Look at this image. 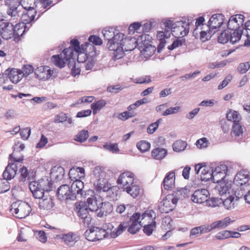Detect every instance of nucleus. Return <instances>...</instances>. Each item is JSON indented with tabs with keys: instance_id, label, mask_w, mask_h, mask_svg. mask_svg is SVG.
<instances>
[{
	"instance_id": "31",
	"label": "nucleus",
	"mask_w": 250,
	"mask_h": 250,
	"mask_svg": "<svg viewBox=\"0 0 250 250\" xmlns=\"http://www.w3.org/2000/svg\"><path fill=\"white\" fill-rule=\"evenodd\" d=\"M51 61L54 64L60 68L63 67L67 62L63 57L61 56V54L52 56Z\"/></svg>"
},
{
	"instance_id": "57",
	"label": "nucleus",
	"mask_w": 250,
	"mask_h": 250,
	"mask_svg": "<svg viewBox=\"0 0 250 250\" xmlns=\"http://www.w3.org/2000/svg\"><path fill=\"white\" fill-rule=\"evenodd\" d=\"M141 220L147 218L149 220L153 221V219L155 218V213L153 210H149L146 211L144 213L141 215Z\"/></svg>"
},
{
	"instance_id": "1",
	"label": "nucleus",
	"mask_w": 250,
	"mask_h": 250,
	"mask_svg": "<svg viewBox=\"0 0 250 250\" xmlns=\"http://www.w3.org/2000/svg\"><path fill=\"white\" fill-rule=\"evenodd\" d=\"M29 187L33 196L36 199H41L44 197V191L53 190V185L51 181L46 178L30 182Z\"/></svg>"
},
{
	"instance_id": "58",
	"label": "nucleus",
	"mask_w": 250,
	"mask_h": 250,
	"mask_svg": "<svg viewBox=\"0 0 250 250\" xmlns=\"http://www.w3.org/2000/svg\"><path fill=\"white\" fill-rule=\"evenodd\" d=\"M234 221H231L230 218L229 217H226L222 220L217 221L219 229H224L227 227L230 223Z\"/></svg>"
},
{
	"instance_id": "51",
	"label": "nucleus",
	"mask_w": 250,
	"mask_h": 250,
	"mask_svg": "<svg viewBox=\"0 0 250 250\" xmlns=\"http://www.w3.org/2000/svg\"><path fill=\"white\" fill-rule=\"evenodd\" d=\"M223 202V199L218 198H211L210 200L208 199L206 204L208 207H214L219 206Z\"/></svg>"
},
{
	"instance_id": "48",
	"label": "nucleus",
	"mask_w": 250,
	"mask_h": 250,
	"mask_svg": "<svg viewBox=\"0 0 250 250\" xmlns=\"http://www.w3.org/2000/svg\"><path fill=\"white\" fill-rule=\"evenodd\" d=\"M103 147L104 149L114 153H117L120 151L117 144L106 143L103 146Z\"/></svg>"
},
{
	"instance_id": "34",
	"label": "nucleus",
	"mask_w": 250,
	"mask_h": 250,
	"mask_svg": "<svg viewBox=\"0 0 250 250\" xmlns=\"http://www.w3.org/2000/svg\"><path fill=\"white\" fill-rule=\"evenodd\" d=\"M51 173L56 179L61 180L63 178L65 172L62 167H54L51 169Z\"/></svg>"
},
{
	"instance_id": "23",
	"label": "nucleus",
	"mask_w": 250,
	"mask_h": 250,
	"mask_svg": "<svg viewBox=\"0 0 250 250\" xmlns=\"http://www.w3.org/2000/svg\"><path fill=\"white\" fill-rule=\"evenodd\" d=\"M84 187L83 183L79 180L76 179L71 186V193H74L75 199L77 195L80 194L81 196L83 195V189Z\"/></svg>"
},
{
	"instance_id": "44",
	"label": "nucleus",
	"mask_w": 250,
	"mask_h": 250,
	"mask_svg": "<svg viewBox=\"0 0 250 250\" xmlns=\"http://www.w3.org/2000/svg\"><path fill=\"white\" fill-rule=\"evenodd\" d=\"M226 117L229 121H233V123L239 122L241 119L238 113L235 111L229 112L226 115Z\"/></svg>"
},
{
	"instance_id": "27",
	"label": "nucleus",
	"mask_w": 250,
	"mask_h": 250,
	"mask_svg": "<svg viewBox=\"0 0 250 250\" xmlns=\"http://www.w3.org/2000/svg\"><path fill=\"white\" fill-rule=\"evenodd\" d=\"M123 191H126L127 193L129 194L133 198H135L139 194L141 188L140 187L133 183L132 185L124 188Z\"/></svg>"
},
{
	"instance_id": "36",
	"label": "nucleus",
	"mask_w": 250,
	"mask_h": 250,
	"mask_svg": "<svg viewBox=\"0 0 250 250\" xmlns=\"http://www.w3.org/2000/svg\"><path fill=\"white\" fill-rule=\"evenodd\" d=\"M20 172L21 173V176L20 177V182H24L26 180H30L31 179L30 172L25 166H23L20 168Z\"/></svg>"
},
{
	"instance_id": "4",
	"label": "nucleus",
	"mask_w": 250,
	"mask_h": 250,
	"mask_svg": "<svg viewBox=\"0 0 250 250\" xmlns=\"http://www.w3.org/2000/svg\"><path fill=\"white\" fill-rule=\"evenodd\" d=\"M18 170L17 164L9 163L3 173V179H0V194L8 191L10 188V183L8 181L14 178Z\"/></svg>"
},
{
	"instance_id": "59",
	"label": "nucleus",
	"mask_w": 250,
	"mask_h": 250,
	"mask_svg": "<svg viewBox=\"0 0 250 250\" xmlns=\"http://www.w3.org/2000/svg\"><path fill=\"white\" fill-rule=\"evenodd\" d=\"M230 231L224 230L218 233L215 237L218 240L225 239L230 237Z\"/></svg>"
},
{
	"instance_id": "22",
	"label": "nucleus",
	"mask_w": 250,
	"mask_h": 250,
	"mask_svg": "<svg viewBox=\"0 0 250 250\" xmlns=\"http://www.w3.org/2000/svg\"><path fill=\"white\" fill-rule=\"evenodd\" d=\"M89 210L85 202L81 201L75 203V211L80 218L88 215Z\"/></svg>"
},
{
	"instance_id": "53",
	"label": "nucleus",
	"mask_w": 250,
	"mask_h": 250,
	"mask_svg": "<svg viewBox=\"0 0 250 250\" xmlns=\"http://www.w3.org/2000/svg\"><path fill=\"white\" fill-rule=\"evenodd\" d=\"M36 13H37V11L35 10V9L34 8H32V9H29L26 12V14L23 15L22 18H23L24 20H26L25 18L28 17L29 18L28 21L30 22L34 20Z\"/></svg>"
},
{
	"instance_id": "47",
	"label": "nucleus",
	"mask_w": 250,
	"mask_h": 250,
	"mask_svg": "<svg viewBox=\"0 0 250 250\" xmlns=\"http://www.w3.org/2000/svg\"><path fill=\"white\" fill-rule=\"evenodd\" d=\"M26 29V25L24 24H17L14 26V36H21Z\"/></svg>"
},
{
	"instance_id": "21",
	"label": "nucleus",
	"mask_w": 250,
	"mask_h": 250,
	"mask_svg": "<svg viewBox=\"0 0 250 250\" xmlns=\"http://www.w3.org/2000/svg\"><path fill=\"white\" fill-rule=\"evenodd\" d=\"M88 209L91 211H96L101 208L103 204L100 200H98L95 195H91L86 202Z\"/></svg>"
},
{
	"instance_id": "17",
	"label": "nucleus",
	"mask_w": 250,
	"mask_h": 250,
	"mask_svg": "<svg viewBox=\"0 0 250 250\" xmlns=\"http://www.w3.org/2000/svg\"><path fill=\"white\" fill-rule=\"evenodd\" d=\"M224 16L221 14H215L213 15L208 22L207 27L210 30L214 31L219 28L223 24L224 21Z\"/></svg>"
},
{
	"instance_id": "54",
	"label": "nucleus",
	"mask_w": 250,
	"mask_h": 250,
	"mask_svg": "<svg viewBox=\"0 0 250 250\" xmlns=\"http://www.w3.org/2000/svg\"><path fill=\"white\" fill-rule=\"evenodd\" d=\"M181 109L180 106H176L175 107H170L167 108L163 114V116H168L171 114H176L178 113Z\"/></svg>"
},
{
	"instance_id": "6",
	"label": "nucleus",
	"mask_w": 250,
	"mask_h": 250,
	"mask_svg": "<svg viewBox=\"0 0 250 250\" xmlns=\"http://www.w3.org/2000/svg\"><path fill=\"white\" fill-rule=\"evenodd\" d=\"M93 173L96 179L94 185L98 192H106L111 188V185L104 178L105 175V172L101 167H96L93 171Z\"/></svg>"
},
{
	"instance_id": "2",
	"label": "nucleus",
	"mask_w": 250,
	"mask_h": 250,
	"mask_svg": "<svg viewBox=\"0 0 250 250\" xmlns=\"http://www.w3.org/2000/svg\"><path fill=\"white\" fill-rule=\"evenodd\" d=\"M122 37L118 42V48L114 50L113 58L114 60H119L123 57L124 51L133 50L136 46V41L134 38L125 37L122 33Z\"/></svg>"
},
{
	"instance_id": "42",
	"label": "nucleus",
	"mask_w": 250,
	"mask_h": 250,
	"mask_svg": "<svg viewBox=\"0 0 250 250\" xmlns=\"http://www.w3.org/2000/svg\"><path fill=\"white\" fill-rule=\"evenodd\" d=\"M238 188L234 191V196L235 201L238 200L240 198L244 197L248 189L244 188V186H237Z\"/></svg>"
},
{
	"instance_id": "46",
	"label": "nucleus",
	"mask_w": 250,
	"mask_h": 250,
	"mask_svg": "<svg viewBox=\"0 0 250 250\" xmlns=\"http://www.w3.org/2000/svg\"><path fill=\"white\" fill-rule=\"evenodd\" d=\"M170 197L166 198L163 200V208L161 209L163 212L168 213L174 209V207L170 205V202L169 200Z\"/></svg>"
},
{
	"instance_id": "11",
	"label": "nucleus",
	"mask_w": 250,
	"mask_h": 250,
	"mask_svg": "<svg viewBox=\"0 0 250 250\" xmlns=\"http://www.w3.org/2000/svg\"><path fill=\"white\" fill-rule=\"evenodd\" d=\"M250 175L249 172L245 169L239 171L236 174L234 179V184L236 186H244L247 189H250Z\"/></svg>"
},
{
	"instance_id": "38",
	"label": "nucleus",
	"mask_w": 250,
	"mask_h": 250,
	"mask_svg": "<svg viewBox=\"0 0 250 250\" xmlns=\"http://www.w3.org/2000/svg\"><path fill=\"white\" fill-rule=\"evenodd\" d=\"M163 24L165 27V31H158L157 37L159 41H165V38H168L170 36V32L168 29H167V27H166V24H165V21L163 22Z\"/></svg>"
},
{
	"instance_id": "64",
	"label": "nucleus",
	"mask_w": 250,
	"mask_h": 250,
	"mask_svg": "<svg viewBox=\"0 0 250 250\" xmlns=\"http://www.w3.org/2000/svg\"><path fill=\"white\" fill-rule=\"evenodd\" d=\"M208 144V141L206 138L203 137L198 139L196 143V145L198 148L207 147Z\"/></svg>"
},
{
	"instance_id": "13",
	"label": "nucleus",
	"mask_w": 250,
	"mask_h": 250,
	"mask_svg": "<svg viewBox=\"0 0 250 250\" xmlns=\"http://www.w3.org/2000/svg\"><path fill=\"white\" fill-rule=\"evenodd\" d=\"M22 77V71L16 68L10 69L9 68L3 74H0V79L2 77H8L10 80L14 83L19 82Z\"/></svg>"
},
{
	"instance_id": "49",
	"label": "nucleus",
	"mask_w": 250,
	"mask_h": 250,
	"mask_svg": "<svg viewBox=\"0 0 250 250\" xmlns=\"http://www.w3.org/2000/svg\"><path fill=\"white\" fill-rule=\"evenodd\" d=\"M212 181L214 183H220L226 177L225 173H219L215 171H212Z\"/></svg>"
},
{
	"instance_id": "41",
	"label": "nucleus",
	"mask_w": 250,
	"mask_h": 250,
	"mask_svg": "<svg viewBox=\"0 0 250 250\" xmlns=\"http://www.w3.org/2000/svg\"><path fill=\"white\" fill-rule=\"evenodd\" d=\"M156 228V223L155 221H153L152 222L147 225H145L144 226L143 231L144 232L147 236H150L155 229Z\"/></svg>"
},
{
	"instance_id": "28",
	"label": "nucleus",
	"mask_w": 250,
	"mask_h": 250,
	"mask_svg": "<svg viewBox=\"0 0 250 250\" xmlns=\"http://www.w3.org/2000/svg\"><path fill=\"white\" fill-rule=\"evenodd\" d=\"M129 226L128 222H123L120 223L118 227L115 229L114 231L110 232V237L111 238H116L121 234Z\"/></svg>"
},
{
	"instance_id": "10",
	"label": "nucleus",
	"mask_w": 250,
	"mask_h": 250,
	"mask_svg": "<svg viewBox=\"0 0 250 250\" xmlns=\"http://www.w3.org/2000/svg\"><path fill=\"white\" fill-rule=\"evenodd\" d=\"M0 36L4 39L8 40L14 36V25L7 20L1 19L0 21Z\"/></svg>"
},
{
	"instance_id": "30",
	"label": "nucleus",
	"mask_w": 250,
	"mask_h": 250,
	"mask_svg": "<svg viewBox=\"0 0 250 250\" xmlns=\"http://www.w3.org/2000/svg\"><path fill=\"white\" fill-rule=\"evenodd\" d=\"M61 238L63 240L65 244L69 247H73L77 242L75 235L71 233L62 234Z\"/></svg>"
},
{
	"instance_id": "32",
	"label": "nucleus",
	"mask_w": 250,
	"mask_h": 250,
	"mask_svg": "<svg viewBox=\"0 0 250 250\" xmlns=\"http://www.w3.org/2000/svg\"><path fill=\"white\" fill-rule=\"evenodd\" d=\"M187 146V142L181 140L176 141L172 145L173 150L176 152L183 151L185 150Z\"/></svg>"
},
{
	"instance_id": "55",
	"label": "nucleus",
	"mask_w": 250,
	"mask_h": 250,
	"mask_svg": "<svg viewBox=\"0 0 250 250\" xmlns=\"http://www.w3.org/2000/svg\"><path fill=\"white\" fill-rule=\"evenodd\" d=\"M232 131L236 136H239L243 134V129L239 122L233 123Z\"/></svg>"
},
{
	"instance_id": "33",
	"label": "nucleus",
	"mask_w": 250,
	"mask_h": 250,
	"mask_svg": "<svg viewBox=\"0 0 250 250\" xmlns=\"http://www.w3.org/2000/svg\"><path fill=\"white\" fill-rule=\"evenodd\" d=\"M96 234L97 231L95 230V227H93L86 229L84 236L89 241H96L98 240Z\"/></svg>"
},
{
	"instance_id": "37",
	"label": "nucleus",
	"mask_w": 250,
	"mask_h": 250,
	"mask_svg": "<svg viewBox=\"0 0 250 250\" xmlns=\"http://www.w3.org/2000/svg\"><path fill=\"white\" fill-rule=\"evenodd\" d=\"M235 197L232 195L229 196L226 199L223 200L222 203H223L225 208L227 209H231L234 208Z\"/></svg>"
},
{
	"instance_id": "24",
	"label": "nucleus",
	"mask_w": 250,
	"mask_h": 250,
	"mask_svg": "<svg viewBox=\"0 0 250 250\" xmlns=\"http://www.w3.org/2000/svg\"><path fill=\"white\" fill-rule=\"evenodd\" d=\"M40 199L39 206L40 208L46 210L51 209L54 206L53 200L51 197L47 196L42 197Z\"/></svg>"
},
{
	"instance_id": "52",
	"label": "nucleus",
	"mask_w": 250,
	"mask_h": 250,
	"mask_svg": "<svg viewBox=\"0 0 250 250\" xmlns=\"http://www.w3.org/2000/svg\"><path fill=\"white\" fill-rule=\"evenodd\" d=\"M250 68V61L241 63L237 67V71L241 74H244L246 73Z\"/></svg>"
},
{
	"instance_id": "16",
	"label": "nucleus",
	"mask_w": 250,
	"mask_h": 250,
	"mask_svg": "<svg viewBox=\"0 0 250 250\" xmlns=\"http://www.w3.org/2000/svg\"><path fill=\"white\" fill-rule=\"evenodd\" d=\"M209 193L208 191L205 188H202L195 190L191 196V200L197 204H202L207 201L209 198Z\"/></svg>"
},
{
	"instance_id": "9",
	"label": "nucleus",
	"mask_w": 250,
	"mask_h": 250,
	"mask_svg": "<svg viewBox=\"0 0 250 250\" xmlns=\"http://www.w3.org/2000/svg\"><path fill=\"white\" fill-rule=\"evenodd\" d=\"M5 5L8 8L7 14L11 17L10 20H17L20 17L21 12L20 2L18 0H5Z\"/></svg>"
},
{
	"instance_id": "62",
	"label": "nucleus",
	"mask_w": 250,
	"mask_h": 250,
	"mask_svg": "<svg viewBox=\"0 0 250 250\" xmlns=\"http://www.w3.org/2000/svg\"><path fill=\"white\" fill-rule=\"evenodd\" d=\"M123 87L120 84L108 86L107 88V91L110 93H117L123 90Z\"/></svg>"
},
{
	"instance_id": "19",
	"label": "nucleus",
	"mask_w": 250,
	"mask_h": 250,
	"mask_svg": "<svg viewBox=\"0 0 250 250\" xmlns=\"http://www.w3.org/2000/svg\"><path fill=\"white\" fill-rule=\"evenodd\" d=\"M95 230L97 231V237L98 240H102L108 237L109 234L113 228V226L110 223L104 224L101 227H95Z\"/></svg>"
},
{
	"instance_id": "5",
	"label": "nucleus",
	"mask_w": 250,
	"mask_h": 250,
	"mask_svg": "<svg viewBox=\"0 0 250 250\" xmlns=\"http://www.w3.org/2000/svg\"><path fill=\"white\" fill-rule=\"evenodd\" d=\"M105 39L108 41L107 47L109 50L114 51L118 48V42L122 37V33L113 28H106L102 31Z\"/></svg>"
},
{
	"instance_id": "29",
	"label": "nucleus",
	"mask_w": 250,
	"mask_h": 250,
	"mask_svg": "<svg viewBox=\"0 0 250 250\" xmlns=\"http://www.w3.org/2000/svg\"><path fill=\"white\" fill-rule=\"evenodd\" d=\"M75 50L72 47L65 48L61 53L62 56H63L66 61L68 62L69 63L71 60L74 62L75 58H74L73 54Z\"/></svg>"
},
{
	"instance_id": "63",
	"label": "nucleus",
	"mask_w": 250,
	"mask_h": 250,
	"mask_svg": "<svg viewBox=\"0 0 250 250\" xmlns=\"http://www.w3.org/2000/svg\"><path fill=\"white\" fill-rule=\"evenodd\" d=\"M204 233L203 228L202 227H197L191 229L190 232V237H193L196 236L198 234H201Z\"/></svg>"
},
{
	"instance_id": "50",
	"label": "nucleus",
	"mask_w": 250,
	"mask_h": 250,
	"mask_svg": "<svg viewBox=\"0 0 250 250\" xmlns=\"http://www.w3.org/2000/svg\"><path fill=\"white\" fill-rule=\"evenodd\" d=\"M76 172L80 173L81 174V176H83L84 175V169L83 167H77L71 168L69 171V176L71 179H75L76 177L74 176L76 174Z\"/></svg>"
},
{
	"instance_id": "60",
	"label": "nucleus",
	"mask_w": 250,
	"mask_h": 250,
	"mask_svg": "<svg viewBox=\"0 0 250 250\" xmlns=\"http://www.w3.org/2000/svg\"><path fill=\"white\" fill-rule=\"evenodd\" d=\"M204 21L205 19L203 17H200L197 19L196 21L195 22L196 27L194 29L193 32V35L195 37H196V36L198 35V27H199L201 25H203V22Z\"/></svg>"
},
{
	"instance_id": "45",
	"label": "nucleus",
	"mask_w": 250,
	"mask_h": 250,
	"mask_svg": "<svg viewBox=\"0 0 250 250\" xmlns=\"http://www.w3.org/2000/svg\"><path fill=\"white\" fill-rule=\"evenodd\" d=\"M106 104V102L104 100H99L95 103H93L91 104V108L93 110V113L95 114L97 111L100 110L102 108L104 107Z\"/></svg>"
},
{
	"instance_id": "12",
	"label": "nucleus",
	"mask_w": 250,
	"mask_h": 250,
	"mask_svg": "<svg viewBox=\"0 0 250 250\" xmlns=\"http://www.w3.org/2000/svg\"><path fill=\"white\" fill-rule=\"evenodd\" d=\"M35 74L37 78L40 80H46L50 78L56 77L55 73L48 66H41L38 67L35 71Z\"/></svg>"
},
{
	"instance_id": "61",
	"label": "nucleus",
	"mask_w": 250,
	"mask_h": 250,
	"mask_svg": "<svg viewBox=\"0 0 250 250\" xmlns=\"http://www.w3.org/2000/svg\"><path fill=\"white\" fill-rule=\"evenodd\" d=\"M161 121V119H159L155 123L151 124L149 125V126L148 127V128L147 129V131L148 133H149V134L153 133L156 131V130L157 129Z\"/></svg>"
},
{
	"instance_id": "35",
	"label": "nucleus",
	"mask_w": 250,
	"mask_h": 250,
	"mask_svg": "<svg viewBox=\"0 0 250 250\" xmlns=\"http://www.w3.org/2000/svg\"><path fill=\"white\" fill-rule=\"evenodd\" d=\"M215 189L218 191L219 194L222 196L227 194L229 189V185L224 182H221L216 186Z\"/></svg>"
},
{
	"instance_id": "56",
	"label": "nucleus",
	"mask_w": 250,
	"mask_h": 250,
	"mask_svg": "<svg viewBox=\"0 0 250 250\" xmlns=\"http://www.w3.org/2000/svg\"><path fill=\"white\" fill-rule=\"evenodd\" d=\"M185 39H177L175 40L172 43L168 46V49L170 50H172L182 45L185 42Z\"/></svg>"
},
{
	"instance_id": "25",
	"label": "nucleus",
	"mask_w": 250,
	"mask_h": 250,
	"mask_svg": "<svg viewBox=\"0 0 250 250\" xmlns=\"http://www.w3.org/2000/svg\"><path fill=\"white\" fill-rule=\"evenodd\" d=\"M167 154V151L166 149L160 147L154 148L151 151L152 157L157 160L163 159Z\"/></svg>"
},
{
	"instance_id": "26",
	"label": "nucleus",
	"mask_w": 250,
	"mask_h": 250,
	"mask_svg": "<svg viewBox=\"0 0 250 250\" xmlns=\"http://www.w3.org/2000/svg\"><path fill=\"white\" fill-rule=\"evenodd\" d=\"M228 28L229 30L233 31H238V30H240V32H242V34H244V31H243V29L240 27V24L238 23V21L237 20L236 17L235 16H232L229 19L228 22Z\"/></svg>"
},
{
	"instance_id": "18",
	"label": "nucleus",
	"mask_w": 250,
	"mask_h": 250,
	"mask_svg": "<svg viewBox=\"0 0 250 250\" xmlns=\"http://www.w3.org/2000/svg\"><path fill=\"white\" fill-rule=\"evenodd\" d=\"M134 181V174L129 172H125L122 173L117 180L118 185H122V189L124 188L129 186L133 184Z\"/></svg>"
},
{
	"instance_id": "40",
	"label": "nucleus",
	"mask_w": 250,
	"mask_h": 250,
	"mask_svg": "<svg viewBox=\"0 0 250 250\" xmlns=\"http://www.w3.org/2000/svg\"><path fill=\"white\" fill-rule=\"evenodd\" d=\"M88 137V132L86 130H82L80 131L76 136L75 140L77 142L83 143L86 141Z\"/></svg>"
},
{
	"instance_id": "7",
	"label": "nucleus",
	"mask_w": 250,
	"mask_h": 250,
	"mask_svg": "<svg viewBox=\"0 0 250 250\" xmlns=\"http://www.w3.org/2000/svg\"><path fill=\"white\" fill-rule=\"evenodd\" d=\"M31 211L30 206L25 202L17 201L14 202L11 206V212L18 218H25L30 214Z\"/></svg>"
},
{
	"instance_id": "3",
	"label": "nucleus",
	"mask_w": 250,
	"mask_h": 250,
	"mask_svg": "<svg viewBox=\"0 0 250 250\" xmlns=\"http://www.w3.org/2000/svg\"><path fill=\"white\" fill-rule=\"evenodd\" d=\"M165 24L170 33L175 37H184L189 32V23L186 21H181L173 22L171 20H166Z\"/></svg>"
},
{
	"instance_id": "8",
	"label": "nucleus",
	"mask_w": 250,
	"mask_h": 250,
	"mask_svg": "<svg viewBox=\"0 0 250 250\" xmlns=\"http://www.w3.org/2000/svg\"><path fill=\"white\" fill-rule=\"evenodd\" d=\"M238 30V31H233L232 33L229 30H225L222 31L218 37L219 43L225 44L229 42L232 44L238 42L242 35V32Z\"/></svg>"
},
{
	"instance_id": "39",
	"label": "nucleus",
	"mask_w": 250,
	"mask_h": 250,
	"mask_svg": "<svg viewBox=\"0 0 250 250\" xmlns=\"http://www.w3.org/2000/svg\"><path fill=\"white\" fill-rule=\"evenodd\" d=\"M215 33V31L208 29L206 31L202 30L200 32V40L205 42L210 39L211 36Z\"/></svg>"
},
{
	"instance_id": "14",
	"label": "nucleus",
	"mask_w": 250,
	"mask_h": 250,
	"mask_svg": "<svg viewBox=\"0 0 250 250\" xmlns=\"http://www.w3.org/2000/svg\"><path fill=\"white\" fill-rule=\"evenodd\" d=\"M141 214L139 212L133 214L130 218V223L127 227V231L131 234H134L138 232L143 225L140 220Z\"/></svg>"
},
{
	"instance_id": "43",
	"label": "nucleus",
	"mask_w": 250,
	"mask_h": 250,
	"mask_svg": "<svg viewBox=\"0 0 250 250\" xmlns=\"http://www.w3.org/2000/svg\"><path fill=\"white\" fill-rule=\"evenodd\" d=\"M136 146L141 152H144L150 149V144L146 141L142 140L137 144Z\"/></svg>"
},
{
	"instance_id": "15",
	"label": "nucleus",
	"mask_w": 250,
	"mask_h": 250,
	"mask_svg": "<svg viewBox=\"0 0 250 250\" xmlns=\"http://www.w3.org/2000/svg\"><path fill=\"white\" fill-rule=\"evenodd\" d=\"M58 198L62 200H74L75 195L71 193L70 187L67 185L61 186L57 190V192Z\"/></svg>"
},
{
	"instance_id": "20",
	"label": "nucleus",
	"mask_w": 250,
	"mask_h": 250,
	"mask_svg": "<svg viewBox=\"0 0 250 250\" xmlns=\"http://www.w3.org/2000/svg\"><path fill=\"white\" fill-rule=\"evenodd\" d=\"M175 175L172 170L168 172L164 178L163 183L165 189L171 190L174 187Z\"/></svg>"
}]
</instances>
